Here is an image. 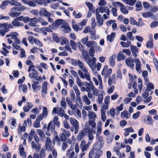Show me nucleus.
Masks as SVG:
<instances>
[{"label": "nucleus", "instance_id": "1", "mask_svg": "<svg viewBox=\"0 0 158 158\" xmlns=\"http://www.w3.org/2000/svg\"><path fill=\"white\" fill-rule=\"evenodd\" d=\"M88 117L89 120L85 123L84 129L87 133V136L89 139L92 140L94 139L92 135L94 129L96 127L95 121L97 115L95 112L89 111L88 112Z\"/></svg>", "mask_w": 158, "mask_h": 158}, {"label": "nucleus", "instance_id": "2", "mask_svg": "<svg viewBox=\"0 0 158 158\" xmlns=\"http://www.w3.org/2000/svg\"><path fill=\"white\" fill-rule=\"evenodd\" d=\"M77 72L80 78L83 79H85L86 81L90 80V76L88 69L84 72V73L80 69H78Z\"/></svg>", "mask_w": 158, "mask_h": 158}, {"label": "nucleus", "instance_id": "3", "mask_svg": "<svg viewBox=\"0 0 158 158\" xmlns=\"http://www.w3.org/2000/svg\"><path fill=\"white\" fill-rule=\"evenodd\" d=\"M98 79L94 77L93 78V80L94 82L96 85H99L98 89L100 90H102L103 89L102 82V78L99 74L97 76Z\"/></svg>", "mask_w": 158, "mask_h": 158}, {"label": "nucleus", "instance_id": "4", "mask_svg": "<svg viewBox=\"0 0 158 158\" xmlns=\"http://www.w3.org/2000/svg\"><path fill=\"white\" fill-rule=\"evenodd\" d=\"M70 123L74 128V133L76 134L79 131V123L77 121L72 118H70Z\"/></svg>", "mask_w": 158, "mask_h": 158}, {"label": "nucleus", "instance_id": "5", "mask_svg": "<svg viewBox=\"0 0 158 158\" xmlns=\"http://www.w3.org/2000/svg\"><path fill=\"white\" fill-rule=\"evenodd\" d=\"M43 111L42 114L38 115L36 118V120L40 121L42 120L44 117H46L47 116L48 114L47 109L45 107H43Z\"/></svg>", "mask_w": 158, "mask_h": 158}, {"label": "nucleus", "instance_id": "6", "mask_svg": "<svg viewBox=\"0 0 158 158\" xmlns=\"http://www.w3.org/2000/svg\"><path fill=\"white\" fill-rule=\"evenodd\" d=\"M25 9V7L22 4L19 2L17 3L15 7L12 8L10 11H16L17 10L18 11H23Z\"/></svg>", "mask_w": 158, "mask_h": 158}, {"label": "nucleus", "instance_id": "7", "mask_svg": "<svg viewBox=\"0 0 158 158\" xmlns=\"http://www.w3.org/2000/svg\"><path fill=\"white\" fill-rule=\"evenodd\" d=\"M48 85V83L47 81H44L42 83L41 94L43 97H45L46 94L47 93Z\"/></svg>", "mask_w": 158, "mask_h": 158}, {"label": "nucleus", "instance_id": "8", "mask_svg": "<svg viewBox=\"0 0 158 158\" xmlns=\"http://www.w3.org/2000/svg\"><path fill=\"white\" fill-rule=\"evenodd\" d=\"M73 88L76 94L77 100L79 102H81V99L80 96L81 92L80 91L77 85H75L73 86Z\"/></svg>", "mask_w": 158, "mask_h": 158}, {"label": "nucleus", "instance_id": "9", "mask_svg": "<svg viewBox=\"0 0 158 158\" xmlns=\"http://www.w3.org/2000/svg\"><path fill=\"white\" fill-rule=\"evenodd\" d=\"M98 142L94 145V147L95 148L101 149L104 144L102 137L100 136L98 138Z\"/></svg>", "mask_w": 158, "mask_h": 158}, {"label": "nucleus", "instance_id": "10", "mask_svg": "<svg viewBox=\"0 0 158 158\" xmlns=\"http://www.w3.org/2000/svg\"><path fill=\"white\" fill-rule=\"evenodd\" d=\"M102 75L104 76V81H107V78L109 77V69L108 65H105V66L102 71Z\"/></svg>", "mask_w": 158, "mask_h": 158}, {"label": "nucleus", "instance_id": "11", "mask_svg": "<svg viewBox=\"0 0 158 158\" xmlns=\"http://www.w3.org/2000/svg\"><path fill=\"white\" fill-rule=\"evenodd\" d=\"M40 83L39 81H34V83L32 85V87L34 92H37L38 90L41 89V86L39 85Z\"/></svg>", "mask_w": 158, "mask_h": 158}, {"label": "nucleus", "instance_id": "12", "mask_svg": "<svg viewBox=\"0 0 158 158\" xmlns=\"http://www.w3.org/2000/svg\"><path fill=\"white\" fill-rule=\"evenodd\" d=\"M82 53L84 60L88 64H89L90 63L89 61L90 58L88 55V52L86 51H84Z\"/></svg>", "mask_w": 158, "mask_h": 158}, {"label": "nucleus", "instance_id": "13", "mask_svg": "<svg viewBox=\"0 0 158 158\" xmlns=\"http://www.w3.org/2000/svg\"><path fill=\"white\" fill-rule=\"evenodd\" d=\"M96 15L98 23L100 26H101L103 24V19L101 17V16L99 15L98 9L97 8L96 10Z\"/></svg>", "mask_w": 158, "mask_h": 158}, {"label": "nucleus", "instance_id": "14", "mask_svg": "<svg viewBox=\"0 0 158 158\" xmlns=\"http://www.w3.org/2000/svg\"><path fill=\"white\" fill-rule=\"evenodd\" d=\"M80 146L81 151L83 152L86 151L89 148L88 146L86 145V142L84 140L82 141Z\"/></svg>", "mask_w": 158, "mask_h": 158}, {"label": "nucleus", "instance_id": "15", "mask_svg": "<svg viewBox=\"0 0 158 158\" xmlns=\"http://www.w3.org/2000/svg\"><path fill=\"white\" fill-rule=\"evenodd\" d=\"M130 47L132 54L134 57L135 58L137 57V53L139 52L138 48L136 46L133 45H131Z\"/></svg>", "mask_w": 158, "mask_h": 158}, {"label": "nucleus", "instance_id": "16", "mask_svg": "<svg viewBox=\"0 0 158 158\" xmlns=\"http://www.w3.org/2000/svg\"><path fill=\"white\" fill-rule=\"evenodd\" d=\"M134 62V60L130 58V59H127L125 61V63L129 67H130L132 69H133L134 67V65L133 62Z\"/></svg>", "mask_w": 158, "mask_h": 158}, {"label": "nucleus", "instance_id": "17", "mask_svg": "<svg viewBox=\"0 0 158 158\" xmlns=\"http://www.w3.org/2000/svg\"><path fill=\"white\" fill-rule=\"evenodd\" d=\"M19 151L20 156L22 157L26 156V152L24 151V148L23 147V144H21L19 147Z\"/></svg>", "mask_w": 158, "mask_h": 158}, {"label": "nucleus", "instance_id": "18", "mask_svg": "<svg viewBox=\"0 0 158 158\" xmlns=\"http://www.w3.org/2000/svg\"><path fill=\"white\" fill-rule=\"evenodd\" d=\"M39 14L40 16L44 15L48 17H49L51 15V14L47 11L44 8L40 10L39 12Z\"/></svg>", "mask_w": 158, "mask_h": 158}, {"label": "nucleus", "instance_id": "19", "mask_svg": "<svg viewBox=\"0 0 158 158\" xmlns=\"http://www.w3.org/2000/svg\"><path fill=\"white\" fill-rule=\"evenodd\" d=\"M31 146L32 149H35L36 150H39L41 148V145L39 143H36L34 141L31 142Z\"/></svg>", "mask_w": 158, "mask_h": 158}, {"label": "nucleus", "instance_id": "20", "mask_svg": "<svg viewBox=\"0 0 158 158\" xmlns=\"http://www.w3.org/2000/svg\"><path fill=\"white\" fill-rule=\"evenodd\" d=\"M38 74L37 71L34 69H32L31 72L29 73V76L31 78L35 79L38 76Z\"/></svg>", "mask_w": 158, "mask_h": 158}, {"label": "nucleus", "instance_id": "21", "mask_svg": "<svg viewBox=\"0 0 158 158\" xmlns=\"http://www.w3.org/2000/svg\"><path fill=\"white\" fill-rule=\"evenodd\" d=\"M38 19L36 17L31 18L30 19L29 24L30 26L32 27H35L37 23Z\"/></svg>", "mask_w": 158, "mask_h": 158}, {"label": "nucleus", "instance_id": "22", "mask_svg": "<svg viewBox=\"0 0 158 158\" xmlns=\"http://www.w3.org/2000/svg\"><path fill=\"white\" fill-rule=\"evenodd\" d=\"M66 101L68 105L72 110H74L75 109L76 106L74 105H73L72 100L70 99L68 97H67Z\"/></svg>", "mask_w": 158, "mask_h": 158}, {"label": "nucleus", "instance_id": "23", "mask_svg": "<svg viewBox=\"0 0 158 158\" xmlns=\"http://www.w3.org/2000/svg\"><path fill=\"white\" fill-rule=\"evenodd\" d=\"M82 98L83 102H85L87 105H89L91 104V101L87 96L84 94V96H82Z\"/></svg>", "mask_w": 158, "mask_h": 158}, {"label": "nucleus", "instance_id": "24", "mask_svg": "<svg viewBox=\"0 0 158 158\" xmlns=\"http://www.w3.org/2000/svg\"><path fill=\"white\" fill-rule=\"evenodd\" d=\"M61 27L63 29V31L65 32H68L71 31V28L69 27L68 24L64 23L61 26Z\"/></svg>", "mask_w": 158, "mask_h": 158}, {"label": "nucleus", "instance_id": "25", "mask_svg": "<svg viewBox=\"0 0 158 158\" xmlns=\"http://www.w3.org/2000/svg\"><path fill=\"white\" fill-rule=\"evenodd\" d=\"M88 48H94V46H97V43L96 42L94 41H88L87 42V44L85 45Z\"/></svg>", "mask_w": 158, "mask_h": 158}, {"label": "nucleus", "instance_id": "26", "mask_svg": "<svg viewBox=\"0 0 158 158\" xmlns=\"http://www.w3.org/2000/svg\"><path fill=\"white\" fill-rule=\"evenodd\" d=\"M95 156L94 158H99L102 154V151L99 148H94Z\"/></svg>", "mask_w": 158, "mask_h": 158}, {"label": "nucleus", "instance_id": "27", "mask_svg": "<svg viewBox=\"0 0 158 158\" xmlns=\"http://www.w3.org/2000/svg\"><path fill=\"white\" fill-rule=\"evenodd\" d=\"M12 24L15 27H22L24 25L23 23L19 22L16 19L12 22Z\"/></svg>", "mask_w": 158, "mask_h": 158}, {"label": "nucleus", "instance_id": "28", "mask_svg": "<svg viewBox=\"0 0 158 158\" xmlns=\"http://www.w3.org/2000/svg\"><path fill=\"white\" fill-rule=\"evenodd\" d=\"M73 28L76 31H80L83 28V27L79 23L72 25Z\"/></svg>", "mask_w": 158, "mask_h": 158}, {"label": "nucleus", "instance_id": "29", "mask_svg": "<svg viewBox=\"0 0 158 158\" xmlns=\"http://www.w3.org/2000/svg\"><path fill=\"white\" fill-rule=\"evenodd\" d=\"M85 5L88 7L89 10L91 12H93L94 13L95 7L93 6V4L89 2H87L85 3Z\"/></svg>", "mask_w": 158, "mask_h": 158}, {"label": "nucleus", "instance_id": "30", "mask_svg": "<svg viewBox=\"0 0 158 158\" xmlns=\"http://www.w3.org/2000/svg\"><path fill=\"white\" fill-rule=\"evenodd\" d=\"M64 23V21L62 19H58L53 23L52 25L57 27L62 24H63Z\"/></svg>", "mask_w": 158, "mask_h": 158}, {"label": "nucleus", "instance_id": "31", "mask_svg": "<svg viewBox=\"0 0 158 158\" xmlns=\"http://www.w3.org/2000/svg\"><path fill=\"white\" fill-rule=\"evenodd\" d=\"M96 59L94 57H92L91 59H90L89 61L90 62V64H88L90 67L92 68L94 66L96 65Z\"/></svg>", "mask_w": 158, "mask_h": 158}, {"label": "nucleus", "instance_id": "32", "mask_svg": "<svg viewBox=\"0 0 158 158\" xmlns=\"http://www.w3.org/2000/svg\"><path fill=\"white\" fill-rule=\"evenodd\" d=\"M86 133L84 130H81L77 136V139L79 140H81L85 135Z\"/></svg>", "mask_w": 158, "mask_h": 158}, {"label": "nucleus", "instance_id": "33", "mask_svg": "<svg viewBox=\"0 0 158 158\" xmlns=\"http://www.w3.org/2000/svg\"><path fill=\"white\" fill-rule=\"evenodd\" d=\"M142 16L145 18H149L152 16H154L153 14L149 11L143 13L142 14Z\"/></svg>", "mask_w": 158, "mask_h": 158}, {"label": "nucleus", "instance_id": "34", "mask_svg": "<svg viewBox=\"0 0 158 158\" xmlns=\"http://www.w3.org/2000/svg\"><path fill=\"white\" fill-rule=\"evenodd\" d=\"M116 56L113 55L109 58L110 64L111 67H113L115 64V60Z\"/></svg>", "mask_w": 158, "mask_h": 158}, {"label": "nucleus", "instance_id": "35", "mask_svg": "<svg viewBox=\"0 0 158 158\" xmlns=\"http://www.w3.org/2000/svg\"><path fill=\"white\" fill-rule=\"evenodd\" d=\"M10 12L9 14V15L11 17H14L19 16L21 13L19 12H15V11H10Z\"/></svg>", "mask_w": 158, "mask_h": 158}, {"label": "nucleus", "instance_id": "36", "mask_svg": "<svg viewBox=\"0 0 158 158\" xmlns=\"http://www.w3.org/2000/svg\"><path fill=\"white\" fill-rule=\"evenodd\" d=\"M47 149H44L43 148L41 149L39 153H38V156L44 158L46 155L45 151Z\"/></svg>", "mask_w": 158, "mask_h": 158}, {"label": "nucleus", "instance_id": "37", "mask_svg": "<svg viewBox=\"0 0 158 158\" xmlns=\"http://www.w3.org/2000/svg\"><path fill=\"white\" fill-rule=\"evenodd\" d=\"M136 7L135 10L137 11H139L142 9L143 7L142 6L141 2L140 1H138L135 5Z\"/></svg>", "mask_w": 158, "mask_h": 158}, {"label": "nucleus", "instance_id": "38", "mask_svg": "<svg viewBox=\"0 0 158 158\" xmlns=\"http://www.w3.org/2000/svg\"><path fill=\"white\" fill-rule=\"evenodd\" d=\"M78 66L79 69H81L80 70L82 71V72H84L87 70V68L85 66L83 63L81 61L79 62Z\"/></svg>", "mask_w": 158, "mask_h": 158}, {"label": "nucleus", "instance_id": "39", "mask_svg": "<svg viewBox=\"0 0 158 158\" xmlns=\"http://www.w3.org/2000/svg\"><path fill=\"white\" fill-rule=\"evenodd\" d=\"M51 143L52 142L51 139L49 137H47L45 144L46 149H48L50 147Z\"/></svg>", "mask_w": 158, "mask_h": 158}, {"label": "nucleus", "instance_id": "40", "mask_svg": "<svg viewBox=\"0 0 158 158\" xmlns=\"http://www.w3.org/2000/svg\"><path fill=\"white\" fill-rule=\"evenodd\" d=\"M124 58V54L120 51L118 53L117 60L118 61H120L123 60Z\"/></svg>", "mask_w": 158, "mask_h": 158}, {"label": "nucleus", "instance_id": "41", "mask_svg": "<svg viewBox=\"0 0 158 158\" xmlns=\"http://www.w3.org/2000/svg\"><path fill=\"white\" fill-rule=\"evenodd\" d=\"M127 4L131 6L134 5L137 0H123Z\"/></svg>", "mask_w": 158, "mask_h": 158}, {"label": "nucleus", "instance_id": "42", "mask_svg": "<svg viewBox=\"0 0 158 158\" xmlns=\"http://www.w3.org/2000/svg\"><path fill=\"white\" fill-rule=\"evenodd\" d=\"M36 131L41 138H45V134L42 130L40 129H37Z\"/></svg>", "mask_w": 158, "mask_h": 158}, {"label": "nucleus", "instance_id": "43", "mask_svg": "<svg viewBox=\"0 0 158 158\" xmlns=\"http://www.w3.org/2000/svg\"><path fill=\"white\" fill-rule=\"evenodd\" d=\"M58 120V117L57 116H55L53 118V121L55 125H56L58 127H59L60 125V123Z\"/></svg>", "mask_w": 158, "mask_h": 158}, {"label": "nucleus", "instance_id": "44", "mask_svg": "<svg viewBox=\"0 0 158 158\" xmlns=\"http://www.w3.org/2000/svg\"><path fill=\"white\" fill-rule=\"evenodd\" d=\"M75 152L74 151H71V150H67L66 152V155L69 158H72L74 156Z\"/></svg>", "mask_w": 158, "mask_h": 158}, {"label": "nucleus", "instance_id": "45", "mask_svg": "<svg viewBox=\"0 0 158 158\" xmlns=\"http://www.w3.org/2000/svg\"><path fill=\"white\" fill-rule=\"evenodd\" d=\"M4 130V131L2 133V135L4 137L6 138L9 135V133L8 127L6 126L5 127Z\"/></svg>", "mask_w": 158, "mask_h": 158}, {"label": "nucleus", "instance_id": "46", "mask_svg": "<svg viewBox=\"0 0 158 158\" xmlns=\"http://www.w3.org/2000/svg\"><path fill=\"white\" fill-rule=\"evenodd\" d=\"M81 61L80 60H77L72 59L71 60V63L72 65L74 66H77V65H78L79 62H80Z\"/></svg>", "mask_w": 158, "mask_h": 158}, {"label": "nucleus", "instance_id": "47", "mask_svg": "<svg viewBox=\"0 0 158 158\" xmlns=\"http://www.w3.org/2000/svg\"><path fill=\"white\" fill-rule=\"evenodd\" d=\"M50 131L54 133L55 135H56V136L57 137H58V136L57 135V132L55 131V125L52 123V122L51 123V125L50 127Z\"/></svg>", "mask_w": 158, "mask_h": 158}, {"label": "nucleus", "instance_id": "48", "mask_svg": "<svg viewBox=\"0 0 158 158\" xmlns=\"http://www.w3.org/2000/svg\"><path fill=\"white\" fill-rule=\"evenodd\" d=\"M64 110L61 108L60 107L57 110V114L61 117H63L64 114Z\"/></svg>", "mask_w": 158, "mask_h": 158}, {"label": "nucleus", "instance_id": "49", "mask_svg": "<svg viewBox=\"0 0 158 158\" xmlns=\"http://www.w3.org/2000/svg\"><path fill=\"white\" fill-rule=\"evenodd\" d=\"M92 90L93 94L94 96H98V89L96 88L94 86H92Z\"/></svg>", "mask_w": 158, "mask_h": 158}, {"label": "nucleus", "instance_id": "50", "mask_svg": "<svg viewBox=\"0 0 158 158\" xmlns=\"http://www.w3.org/2000/svg\"><path fill=\"white\" fill-rule=\"evenodd\" d=\"M95 156L94 147L90 151L89 155V158H94Z\"/></svg>", "mask_w": 158, "mask_h": 158}, {"label": "nucleus", "instance_id": "51", "mask_svg": "<svg viewBox=\"0 0 158 158\" xmlns=\"http://www.w3.org/2000/svg\"><path fill=\"white\" fill-rule=\"evenodd\" d=\"M19 90H22L24 93H26L27 91V87L26 85H20L19 87Z\"/></svg>", "mask_w": 158, "mask_h": 158}, {"label": "nucleus", "instance_id": "52", "mask_svg": "<svg viewBox=\"0 0 158 158\" xmlns=\"http://www.w3.org/2000/svg\"><path fill=\"white\" fill-rule=\"evenodd\" d=\"M121 117L123 118L124 117H125L127 119H128L130 118V117L128 115V113L127 111L126 110H124L121 113Z\"/></svg>", "mask_w": 158, "mask_h": 158}, {"label": "nucleus", "instance_id": "53", "mask_svg": "<svg viewBox=\"0 0 158 158\" xmlns=\"http://www.w3.org/2000/svg\"><path fill=\"white\" fill-rule=\"evenodd\" d=\"M70 44L73 49L74 50L77 49V43H76L75 42L72 40H71L70 41Z\"/></svg>", "mask_w": 158, "mask_h": 158}, {"label": "nucleus", "instance_id": "54", "mask_svg": "<svg viewBox=\"0 0 158 158\" xmlns=\"http://www.w3.org/2000/svg\"><path fill=\"white\" fill-rule=\"evenodd\" d=\"M9 31V29L7 28L6 26L4 28L1 29L0 30V33L1 35L3 36L5 35L6 32H8Z\"/></svg>", "mask_w": 158, "mask_h": 158}, {"label": "nucleus", "instance_id": "55", "mask_svg": "<svg viewBox=\"0 0 158 158\" xmlns=\"http://www.w3.org/2000/svg\"><path fill=\"white\" fill-rule=\"evenodd\" d=\"M154 87L153 85L151 82H149L147 85V89L146 91H150L151 89H153Z\"/></svg>", "mask_w": 158, "mask_h": 158}, {"label": "nucleus", "instance_id": "56", "mask_svg": "<svg viewBox=\"0 0 158 158\" xmlns=\"http://www.w3.org/2000/svg\"><path fill=\"white\" fill-rule=\"evenodd\" d=\"M9 4L8 1H5L2 2V5L0 6V7L3 10Z\"/></svg>", "mask_w": 158, "mask_h": 158}, {"label": "nucleus", "instance_id": "57", "mask_svg": "<svg viewBox=\"0 0 158 158\" xmlns=\"http://www.w3.org/2000/svg\"><path fill=\"white\" fill-rule=\"evenodd\" d=\"M65 98H62V100L60 102V105L61 106L63 107V108L64 109H65L66 108V107L67 106L66 104V102L65 101Z\"/></svg>", "mask_w": 158, "mask_h": 158}, {"label": "nucleus", "instance_id": "58", "mask_svg": "<svg viewBox=\"0 0 158 158\" xmlns=\"http://www.w3.org/2000/svg\"><path fill=\"white\" fill-rule=\"evenodd\" d=\"M76 83L77 85L80 87L83 85V83L79 77L76 78Z\"/></svg>", "mask_w": 158, "mask_h": 158}, {"label": "nucleus", "instance_id": "59", "mask_svg": "<svg viewBox=\"0 0 158 158\" xmlns=\"http://www.w3.org/2000/svg\"><path fill=\"white\" fill-rule=\"evenodd\" d=\"M94 48H90L89 50V53L90 56L91 57L94 56V55L95 50Z\"/></svg>", "mask_w": 158, "mask_h": 158}, {"label": "nucleus", "instance_id": "60", "mask_svg": "<svg viewBox=\"0 0 158 158\" xmlns=\"http://www.w3.org/2000/svg\"><path fill=\"white\" fill-rule=\"evenodd\" d=\"M77 45L79 50L81 51L82 52L84 51V46L80 42L77 43Z\"/></svg>", "mask_w": 158, "mask_h": 158}, {"label": "nucleus", "instance_id": "61", "mask_svg": "<svg viewBox=\"0 0 158 158\" xmlns=\"http://www.w3.org/2000/svg\"><path fill=\"white\" fill-rule=\"evenodd\" d=\"M59 137L60 140L62 141H64L66 139V135L64 133L59 134Z\"/></svg>", "mask_w": 158, "mask_h": 158}, {"label": "nucleus", "instance_id": "62", "mask_svg": "<svg viewBox=\"0 0 158 158\" xmlns=\"http://www.w3.org/2000/svg\"><path fill=\"white\" fill-rule=\"evenodd\" d=\"M38 21L43 26L47 25L48 24L47 22L45 21L44 19H42L41 18H39Z\"/></svg>", "mask_w": 158, "mask_h": 158}, {"label": "nucleus", "instance_id": "63", "mask_svg": "<svg viewBox=\"0 0 158 158\" xmlns=\"http://www.w3.org/2000/svg\"><path fill=\"white\" fill-rule=\"evenodd\" d=\"M146 46L147 48H152L153 47V43L152 41H148L147 42Z\"/></svg>", "mask_w": 158, "mask_h": 158}, {"label": "nucleus", "instance_id": "64", "mask_svg": "<svg viewBox=\"0 0 158 158\" xmlns=\"http://www.w3.org/2000/svg\"><path fill=\"white\" fill-rule=\"evenodd\" d=\"M90 37L92 40H95L99 38V36L98 35H96L95 32H94L90 35Z\"/></svg>", "mask_w": 158, "mask_h": 158}]
</instances>
